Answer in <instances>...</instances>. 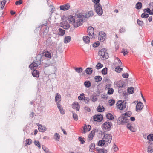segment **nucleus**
Returning <instances> with one entry per match:
<instances>
[{
  "label": "nucleus",
  "mask_w": 153,
  "mask_h": 153,
  "mask_svg": "<svg viewBox=\"0 0 153 153\" xmlns=\"http://www.w3.org/2000/svg\"><path fill=\"white\" fill-rule=\"evenodd\" d=\"M95 81L96 82H100L102 80V77L100 76H97L95 77Z\"/></svg>",
  "instance_id": "2f4dec72"
},
{
  "label": "nucleus",
  "mask_w": 153,
  "mask_h": 153,
  "mask_svg": "<svg viewBox=\"0 0 153 153\" xmlns=\"http://www.w3.org/2000/svg\"><path fill=\"white\" fill-rule=\"evenodd\" d=\"M147 151L148 152L150 153H152L153 152V144H150L148 147Z\"/></svg>",
  "instance_id": "7c9ffc66"
},
{
  "label": "nucleus",
  "mask_w": 153,
  "mask_h": 153,
  "mask_svg": "<svg viewBox=\"0 0 153 153\" xmlns=\"http://www.w3.org/2000/svg\"><path fill=\"white\" fill-rule=\"evenodd\" d=\"M121 52L123 53L124 56H125L126 54H127L128 53L127 50L125 49H123L122 50Z\"/></svg>",
  "instance_id": "3c124183"
},
{
  "label": "nucleus",
  "mask_w": 153,
  "mask_h": 153,
  "mask_svg": "<svg viewBox=\"0 0 153 153\" xmlns=\"http://www.w3.org/2000/svg\"><path fill=\"white\" fill-rule=\"evenodd\" d=\"M78 99L79 100H85V95L83 93L81 94L80 96H78Z\"/></svg>",
  "instance_id": "58836bf2"
},
{
  "label": "nucleus",
  "mask_w": 153,
  "mask_h": 153,
  "mask_svg": "<svg viewBox=\"0 0 153 153\" xmlns=\"http://www.w3.org/2000/svg\"><path fill=\"white\" fill-rule=\"evenodd\" d=\"M104 108L100 105L97 108V110L98 112H102L104 111Z\"/></svg>",
  "instance_id": "c9c22d12"
},
{
  "label": "nucleus",
  "mask_w": 153,
  "mask_h": 153,
  "mask_svg": "<svg viewBox=\"0 0 153 153\" xmlns=\"http://www.w3.org/2000/svg\"><path fill=\"white\" fill-rule=\"evenodd\" d=\"M142 7V4L140 2H138L136 4V8L137 9H140Z\"/></svg>",
  "instance_id": "a18cd8bd"
},
{
  "label": "nucleus",
  "mask_w": 153,
  "mask_h": 153,
  "mask_svg": "<svg viewBox=\"0 0 153 153\" xmlns=\"http://www.w3.org/2000/svg\"><path fill=\"white\" fill-rule=\"evenodd\" d=\"M73 118L75 120H77L78 119V117L76 114L73 113Z\"/></svg>",
  "instance_id": "052dcab7"
},
{
  "label": "nucleus",
  "mask_w": 153,
  "mask_h": 153,
  "mask_svg": "<svg viewBox=\"0 0 153 153\" xmlns=\"http://www.w3.org/2000/svg\"><path fill=\"white\" fill-rule=\"evenodd\" d=\"M32 73L33 76L36 77H38L39 76V71L36 70L34 69Z\"/></svg>",
  "instance_id": "b1692460"
},
{
  "label": "nucleus",
  "mask_w": 153,
  "mask_h": 153,
  "mask_svg": "<svg viewBox=\"0 0 153 153\" xmlns=\"http://www.w3.org/2000/svg\"><path fill=\"white\" fill-rule=\"evenodd\" d=\"M100 45V42L99 41H97L94 43L93 44V47L94 48H96L98 47Z\"/></svg>",
  "instance_id": "864d4df0"
},
{
  "label": "nucleus",
  "mask_w": 153,
  "mask_h": 153,
  "mask_svg": "<svg viewBox=\"0 0 153 153\" xmlns=\"http://www.w3.org/2000/svg\"><path fill=\"white\" fill-rule=\"evenodd\" d=\"M127 127L132 132H135L136 131L135 128L132 126L131 124H128L127 125Z\"/></svg>",
  "instance_id": "393cba45"
},
{
  "label": "nucleus",
  "mask_w": 153,
  "mask_h": 153,
  "mask_svg": "<svg viewBox=\"0 0 153 153\" xmlns=\"http://www.w3.org/2000/svg\"><path fill=\"white\" fill-rule=\"evenodd\" d=\"M95 146V144L94 143H92L89 146V150L90 151L92 152L94 150V148Z\"/></svg>",
  "instance_id": "a19ab883"
},
{
  "label": "nucleus",
  "mask_w": 153,
  "mask_h": 153,
  "mask_svg": "<svg viewBox=\"0 0 153 153\" xmlns=\"http://www.w3.org/2000/svg\"><path fill=\"white\" fill-rule=\"evenodd\" d=\"M95 130H92L89 134L87 140L89 141L92 140L95 135Z\"/></svg>",
  "instance_id": "2eb2a0df"
},
{
  "label": "nucleus",
  "mask_w": 153,
  "mask_h": 153,
  "mask_svg": "<svg viewBox=\"0 0 153 153\" xmlns=\"http://www.w3.org/2000/svg\"><path fill=\"white\" fill-rule=\"evenodd\" d=\"M65 30L61 28L59 29L58 34L59 35L62 36H63L65 33Z\"/></svg>",
  "instance_id": "bb28decb"
},
{
  "label": "nucleus",
  "mask_w": 153,
  "mask_h": 153,
  "mask_svg": "<svg viewBox=\"0 0 153 153\" xmlns=\"http://www.w3.org/2000/svg\"><path fill=\"white\" fill-rule=\"evenodd\" d=\"M129 74L128 73L124 74L122 75V76L124 78H127Z\"/></svg>",
  "instance_id": "0e129e2a"
},
{
  "label": "nucleus",
  "mask_w": 153,
  "mask_h": 153,
  "mask_svg": "<svg viewBox=\"0 0 153 153\" xmlns=\"http://www.w3.org/2000/svg\"><path fill=\"white\" fill-rule=\"evenodd\" d=\"M74 69L75 71L78 73H80L82 72L83 71V69L81 67L75 68Z\"/></svg>",
  "instance_id": "de8ad7c7"
},
{
  "label": "nucleus",
  "mask_w": 153,
  "mask_h": 153,
  "mask_svg": "<svg viewBox=\"0 0 153 153\" xmlns=\"http://www.w3.org/2000/svg\"><path fill=\"white\" fill-rule=\"evenodd\" d=\"M125 31V29L123 27L120 28L119 30V32L120 33L124 32Z\"/></svg>",
  "instance_id": "338daca9"
},
{
  "label": "nucleus",
  "mask_w": 153,
  "mask_h": 153,
  "mask_svg": "<svg viewBox=\"0 0 153 153\" xmlns=\"http://www.w3.org/2000/svg\"><path fill=\"white\" fill-rule=\"evenodd\" d=\"M97 99V96L92 95L91 97V100L93 102H95Z\"/></svg>",
  "instance_id": "37998d69"
},
{
  "label": "nucleus",
  "mask_w": 153,
  "mask_h": 153,
  "mask_svg": "<svg viewBox=\"0 0 153 153\" xmlns=\"http://www.w3.org/2000/svg\"><path fill=\"white\" fill-rule=\"evenodd\" d=\"M70 7V5L68 3L66 4L63 5H61L60 6V9L64 11H65L68 10Z\"/></svg>",
  "instance_id": "a211bd4d"
},
{
  "label": "nucleus",
  "mask_w": 153,
  "mask_h": 153,
  "mask_svg": "<svg viewBox=\"0 0 153 153\" xmlns=\"http://www.w3.org/2000/svg\"><path fill=\"white\" fill-rule=\"evenodd\" d=\"M149 15L148 14H146L145 13H143L141 15V17L142 18H146L149 17Z\"/></svg>",
  "instance_id": "e2e57ef3"
},
{
  "label": "nucleus",
  "mask_w": 153,
  "mask_h": 153,
  "mask_svg": "<svg viewBox=\"0 0 153 153\" xmlns=\"http://www.w3.org/2000/svg\"><path fill=\"white\" fill-rule=\"evenodd\" d=\"M83 40L85 43L88 44L90 42V39L88 36H85L83 37Z\"/></svg>",
  "instance_id": "5701e85b"
},
{
  "label": "nucleus",
  "mask_w": 153,
  "mask_h": 153,
  "mask_svg": "<svg viewBox=\"0 0 153 153\" xmlns=\"http://www.w3.org/2000/svg\"><path fill=\"white\" fill-rule=\"evenodd\" d=\"M71 40V37L70 36H66L64 39V42L65 43L69 42Z\"/></svg>",
  "instance_id": "c85d7f7f"
},
{
  "label": "nucleus",
  "mask_w": 153,
  "mask_h": 153,
  "mask_svg": "<svg viewBox=\"0 0 153 153\" xmlns=\"http://www.w3.org/2000/svg\"><path fill=\"white\" fill-rule=\"evenodd\" d=\"M103 66V65L101 64V63L99 62L98 63L96 66V68L97 69H100Z\"/></svg>",
  "instance_id": "c03bdc74"
},
{
  "label": "nucleus",
  "mask_w": 153,
  "mask_h": 153,
  "mask_svg": "<svg viewBox=\"0 0 153 153\" xmlns=\"http://www.w3.org/2000/svg\"><path fill=\"white\" fill-rule=\"evenodd\" d=\"M72 107L74 109H76L79 111L80 108V105L78 103L76 102H74L72 105Z\"/></svg>",
  "instance_id": "aec40b11"
},
{
  "label": "nucleus",
  "mask_w": 153,
  "mask_h": 153,
  "mask_svg": "<svg viewBox=\"0 0 153 153\" xmlns=\"http://www.w3.org/2000/svg\"><path fill=\"white\" fill-rule=\"evenodd\" d=\"M26 143L29 145L31 144L32 142V140L31 139H28L26 140Z\"/></svg>",
  "instance_id": "bf43d9fd"
},
{
  "label": "nucleus",
  "mask_w": 153,
  "mask_h": 153,
  "mask_svg": "<svg viewBox=\"0 0 153 153\" xmlns=\"http://www.w3.org/2000/svg\"><path fill=\"white\" fill-rule=\"evenodd\" d=\"M61 26L65 29H68L70 27V25L66 22H64L61 23Z\"/></svg>",
  "instance_id": "412c9836"
},
{
  "label": "nucleus",
  "mask_w": 153,
  "mask_h": 153,
  "mask_svg": "<svg viewBox=\"0 0 153 153\" xmlns=\"http://www.w3.org/2000/svg\"><path fill=\"white\" fill-rule=\"evenodd\" d=\"M128 121V119L127 117H124L122 115V116L118 118V123L119 124H123L125 123H127Z\"/></svg>",
  "instance_id": "6e6552de"
},
{
  "label": "nucleus",
  "mask_w": 153,
  "mask_h": 153,
  "mask_svg": "<svg viewBox=\"0 0 153 153\" xmlns=\"http://www.w3.org/2000/svg\"><path fill=\"white\" fill-rule=\"evenodd\" d=\"M92 69L91 68H88L85 70L86 73L90 75L92 73Z\"/></svg>",
  "instance_id": "c756f323"
},
{
  "label": "nucleus",
  "mask_w": 153,
  "mask_h": 153,
  "mask_svg": "<svg viewBox=\"0 0 153 153\" xmlns=\"http://www.w3.org/2000/svg\"><path fill=\"white\" fill-rule=\"evenodd\" d=\"M82 19L79 17L75 18V20L72 24L75 27H77L82 25Z\"/></svg>",
  "instance_id": "20e7f679"
},
{
  "label": "nucleus",
  "mask_w": 153,
  "mask_h": 153,
  "mask_svg": "<svg viewBox=\"0 0 153 153\" xmlns=\"http://www.w3.org/2000/svg\"><path fill=\"white\" fill-rule=\"evenodd\" d=\"M122 70V68H121L119 66L117 67L115 69V71L118 73L120 72Z\"/></svg>",
  "instance_id": "6e6d98bb"
},
{
  "label": "nucleus",
  "mask_w": 153,
  "mask_h": 153,
  "mask_svg": "<svg viewBox=\"0 0 153 153\" xmlns=\"http://www.w3.org/2000/svg\"><path fill=\"white\" fill-rule=\"evenodd\" d=\"M87 31L88 33V34L89 36H92V38L93 37H94V28L92 27L91 26L88 27Z\"/></svg>",
  "instance_id": "9d476101"
},
{
  "label": "nucleus",
  "mask_w": 153,
  "mask_h": 153,
  "mask_svg": "<svg viewBox=\"0 0 153 153\" xmlns=\"http://www.w3.org/2000/svg\"><path fill=\"white\" fill-rule=\"evenodd\" d=\"M94 6L95 7V10L96 13L99 15H101L102 14L103 10L101 5L98 4H95Z\"/></svg>",
  "instance_id": "423d86ee"
},
{
  "label": "nucleus",
  "mask_w": 153,
  "mask_h": 153,
  "mask_svg": "<svg viewBox=\"0 0 153 153\" xmlns=\"http://www.w3.org/2000/svg\"><path fill=\"white\" fill-rule=\"evenodd\" d=\"M100 1V0H92V1L95 4H98Z\"/></svg>",
  "instance_id": "69168bd1"
},
{
  "label": "nucleus",
  "mask_w": 153,
  "mask_h": 153,
  "mask_svg": "<svg viewBox=\"0 0 153 153\" xmlns=\"http://www.w3.org/2000/svg\"><path fill=\"white\" fill-rule=\"evenodd\" d=\"M107 68H104L102 71V73L103 74H107Z\"/></svg>",
  "instance_id": "603ef678"
},
{
  "label": "nucleus",
  "mask_w": 153,
  "mask_h": 153,
  "mask_svg": "<svg viewBox=\"0 0 153 153\" xmlns=\"http://www.w3.org/2000/svg\"><path fill=\"white\" fill-rule=\"evenodd\" d=\"M38 126V129L40 132H43L46 131L47 130V128L45 126H43L42 125L37 124Z\"/></svg>",
  "instance_id": "f3484780"
},
{
  "label": "nucleus",
  "mask_w": 153,
  "mask_h": 153,
  "mask_svg": "<svg viewBox=\"0 0 153 153\" xmlns=\"http://www.w3.org/2000/svg\"><path fill=\"white\" fill-rule=\"evenodd\" d=\"M116 105L118 109L122 110L126 108V102H122V101H119L117 103Z\"/></svg>",
  "instance_id": "0eeeda50"
},
{
  "label": "nucleus",
  "mask_w": 153,
  "mask_h": 153,
  "mask_svg": "<svg viewBox=\"0 0 153 153\" xmlns=\"http://www.w3.org/2000/svg\"><path fill=\"white\" fill-rule=\"evenodd\" d=\"M43 55L45 57L48 58H51V54L49 52L46 50H44L43 51Z\"/></svg>",
  "instance_id": "4be33fe9"
},
{
  "label": "nucleus",
  "mask_w": 153,
  "mask_h": 153,
  "mask_svg": "<svg viewBox=\"0 0 153 153\" xmlns=\"http://www.w3.org/2000/svg\"><path fill=\"white\" fill-rule=\"evenodd\" d=\"M84 84L85 86L87 88L89 87L91 85V83L89 81L85 82L84 83Z\"/></svg>",
  "instance_id": "49530a36"
},
{
  "label": "nucleus",
  "mask_w": 153,
  "mask_h": 153,
  "mask_svg": "<svg viewBox=\"0 0 153 153\" xmlns=\"http://www.w3.org/2000/svg\"><path fill=\"white\" fill-rule=\"evenodd\" d=\"M91 126L90 125H85L83 127V131L82 133H85L86 132L89 131L91 129Z\"/></svg>",
  "instance_id": "6ab92c4d"
},
{
  "label": "nucleus",
  "mask_w": 153,
  "mask_h": 153,
  "mask_svg": "<svg viewBox=\"0 0 153 153\" xmlns=\"http://www.w3.org/2000/svg\"><path fill=\"white\" fill-rule=\"evenodd\" d=\"M39 56L40 57L39 60L34 62L29 65V67L31 70H33L36 69L39 65H40L42 59L41 54H39L37 55V57Z\"/></svg>",
  "instance_id": "f03ea898"
},
{
  "label": "nucleus",
  "mask_w": 153,
  "mask_h": 153,
  "mask_svg": "<svg viewBox=\"0 0 153 153\" xmlns=\"http://www.w3.org/2000/svg\"><path fill=\"white\" fill-rule=\"evenodd\" d=\"M115 101L114 100L112 99L109 101V103L110 105L112 106L114 105L115 103Z\"/></svg>",
  "instance_id": "5fc2aeb1"
},
{
  "label": "nucleus",
  "mask_w": 153,
  "mask_h": 153,
  "mask_svg": "<svg viewBox=\"0 0 153 153\" xmlns=\"http://www.w3.org/2000/svg\"><path fill=\"white\" fill-rule=\"evenodd\" d=\"M95 150L98 153H107L108 152L107 150L105 148H100L97 147L95 148Z\"/></svg>",
  "instance_id": "dca6fc26"
},
{
  "label": "nucleus",
  "mask_w": 153,
  "mask_h": 153,
  "mask_svg": "<svg viewBox=\"0 0 153 153\" xmlns=\"http://www.w3.org/2000/svg\"><path fill=\"white\" fill-rule=\"evenodd\" d=\"M60 136L59 134L57 133H55L54 135V138L56 141H59V139H60Z\"/></svg>",
  "instance_id": "ea45409f"
},
{
  "label": "nucleus",
  "mask_w": 153,
  "mask_h": 153,
  "mask_svg": "<svg viewBox=\"0 0 153 153\" xmlns=\"http://www.w3.org/2000/svg\"><path fill=\"white\" fill-rule=\"evenodd\" d=\"M112 126L111 123L108 122H106L102 125V128L104 131H107L111 129Z\"/></svg>",
  "instance_id": "7ed1b4c3"
},
{
  "label": "nucleus",
  "mask_w": 153,
  "mask_h": 153,
  "mask_svg": "<svg viewBox=\"0 0 153 153\" xmlns=\"http://www.w3.org/2000/svg\"><path fill=\"white\" fill-rule=\"evenodd\" d=\"M102 116L101 115H95L94 116V120L95 121L100 122L102 121Z\"/></svg>",
  "instance_id": "ddd939ff"
},
{
  "label": "nucleus",
  "mask_w": 153,
  "mask_h": 153,
  "mask_svg": "<svg viewBox=\"0 0 153 153\" xmlns=\"http://www.w3.org/2000/svg\"><path fill=\"white\" fill-rule=\"evenodd\" d=\"M143 105L141 102H139L137 104L136 108V111H139L143 108Z\"/></svg>",
  "instance_id": "4468645a"
},
{
  "label": "nucleus",
  "mask_w": 153,
  "mask_h": 153,
  "mask_svg": "<svg viewBox=\"0 0 153 153\" xmlns=\"http://www.w3.org/2000/svg\"><path fill=\"white\" fill-rule=\"evenodd\" d=\"M23 2V1L22 0H19L18 1H17L15 2V4L16 5H19L21 4Z\"/></svg>",
  "instance_id": "13d9d810"
},
{
  "label": "nucleus",
  "mask_w": 153,
  "mask_h": 153,
  "mask_svg": "<svg viewBox=\"0 0 153 153\" xmlns=\"http://www.w3.org/2000/svg\"><path fill=\"white\" fill-rule=\"evenodd\" d=\"M106 116L107 119L110 120H112L114 118L113 115L111 113H108L107 114Z\"/></svg>",
  "instance_id": "79ce46f5"
},
{
  "label": "nucleus",
  "mask_w": 153,
  "mask_h": 153,
  "mask_svg": "<svg viewBox=\"0 0 153 153\" xmlns=\"http://www.w3.org/2000/svg\"><path fill=\"white\" fill-rule=\"evenodd\" d=\"M5 4V1L4 0H3L1 2L0 5L1 6V9H2L4 6Z\"/></svg>",
  "instance_id": "09e8293b"
},
{
  "label": "nucleus",
  "mask_w": 153,
  "mask_h": 153,
  "mask_svg": "<svg viewBox=\"0 0 153 153\" xmlns=\"http://www.w3.org/2000/svg\"><path fill=\"white\" fill-rule=\"evenodd\" d=\"M147 139L149 141H153V134L149 135L147 137Z\"/></svg>",
  "instance_id": "8fccbe9b"
},
{
  "label": "nucleus",
  "mask_w": 153,
  "mask_h": 153,
  "mask_svg": "<svg viewBox=\"0 0 153 153\" xmlns=\"http://www.w3.org/2000/svg\"><path fill=\"white\" fill-rule=\"evenodd\" d=\"M93 15V12L90 11L86 13L85 16L86 18H89L92 16Z\"/></svg>",
  "instance_id": "72a5a7b5"
},
{
  "label": "nucleus",
  "mask_w": 153,
  "mask_h": 153,
  "mask_svg": "<svg viewBox=\"0 0 153 153\" xmlns=\"http://www.w3.org/2000/svg\"><path fill=\"white\" fill-rule=\"evenodd\" d=\"M34 143L39 148L41 147L40 144L39 142L36 141H34Z\"/></svg>",
  "instance_id": "4d7b16f0"
},
{
  "label": "nucleus",
  "mask_w": 153,
  "mask_h": 153,
  "mask_svg": "<svg viewBox=\"0 0 153 153\" xmlns=\"http://www.w3.org/2000/svg\"><path fill=\"white\" fill-rule=\"evenodd\" d=\"M111 85L110 84H108L106 85L105 88L106 89H107L108 91L107 93L108 94L111 95L113 93L114 90L112 88H110Z\"/></svg>",
  "instance_id": "f8f14e48"
},
{
  "label": "nucleus",
  "mask_w": 153,
  "mask_h": 153,
  "mask_svg": "<svg viewBox=\"0 0 153 153\" xmlns=\"http://www.w3.org/2000/svg\"><path fill=\"white\" fill-rule=\"evenodd\" d=\"M99 39L101 41L104 42L105 40L106 34L103 31H101L99 33V35L98 36Z\"/></svg>",
  "instance_id": "1a4fd4ad"
},
{
  "label": "nucleus",
  "mask_w": 153,
  "mask_h": 153,
  "mask_svg": "<svg viewBox=\"0 0 153 153\" xmlns=\"http://www.w3.org/2000/svg\"><path fill=\"white\" fill-rule=\"evenodd\" d=\"M137 22L138 25L139 26H142L143 24V21H140L139 19H138L137 21Z\"/></svg>",
  "instance_id": "680f3d73"
},
{
  "label": "nucleus",
  "mask_w": 153,
  "mask_h": 153,
  "mask_svg": "<svg viewBox=\"0 0 153 153\" xmlns=\"http://www.w3.org/2000/svg\"><path fill=\"white\" fill-rule=\"evenodd\" d=\"M132 114V113L130 111H128L125 113V114H123L122 115L123 116V117H130Z\"/></svg>",
  "instance_id": "473e14b6"
},
{
  "label": "nucleus",
  "mask_w": 153,
  "mask_h": 153,
  "mask_svg": "<svg viewBox=\"0 0 153 153\" xmlns=\"http://www.w3.org/2000/svg\"><path fill=\"white\" fill-rule=\"evenodd\" d=\"M105 144L106 145V143L105 141H104V140L102 139V140H100L98 143V145L99 146H103Z\"/></svg>",
  "instance_id": "cd10ccee"
},
{
  "label": "nucleus",
  "mask_w": 153,
  "mask_h": 153,
  "mask_svg": "<svg viewBox=\"0 0 153 153\" xmlns=\"http://www.w3.org/2000/svg\"><path fill=\"white\" fill-rule=\"evenodd\" d=\"M102 139L106 143V145H108L111 142L112 140V136L109 134H105Z\"/></svg>",
  "instance_id": "39448f33"
},
{
  "label": "nucleus",
  "mask_w": 153,
  "mask_h": 153,
  "mask_svg": "<svg viewBox=\"0 0 153 153\" xmlns=\"http://www.w3.org/2000/svg\"><path fill=\"white\" fill-rule=\"evenodd\" d=\"M57 107L61 113L62 114H64L65 113V111L63 108H62L61 107L60 104H58Z\"/></svg>",
  "instance_id": "e433bc0d"
},
{
  "label": "nucleus",
  "mask_w": 153,
  "mask_h": 153,
  "mask_svg": "<svg viewBox=\"0 0 153 153\" xmlns=\"http://www.w3.org/2000/svg\"><path fill=\"white\" fill-rule=\"evenodd\" d=\"M98 55L103 60L106 59L109 57L107 50L105 48L102 49L99 51Z\"/></svg>",
  "instance_id": "f257e3e1"
},
{
  "label": "nucleus",
  "mask_w": 153,
  "mask_h": 153,
  "mask_svg": "<svg viewBox=\"0 0 153 153\" xmlns=\"http://www.w3.org/2000/svg\"><path fill=\"white\" fill-rule=\"evenodd\" d=\"M68 20L70 23L72 24L75 20V18H74L73 16L70 15L68 16Z\"/></svg>",
  "instance_id": "a878e982"
},
{
  "label": "nucleus",
  "mask_w": 153,
  "mask_h": 153,
  "mask_svg": "<svg viewBox=\"0 0 153 153\" xmlns=\"http://www.w3.org/2000/svg\"><path fill=\"white\" fill-rule=\"evenodd\" d=\"M114 150L115 152H117L118 150V148L116 145H114Z\"/></svg>",
  "instance_id": "774afa93"
},
{
  "label": "nucleus",
  "mask_w": 153,
  "mask_h": 153,
  "mask_svg": "<svg viewBox=\"0 0 153 153\" xmlns=\"http://www.w3.org/2000/svg\"><path fill=\"white\" fill-rule=\"evenodd\" d=\"M134 88L132 87L128 88L127 90V92L129 94H132L134 93Z\"/></svg>",
  "instance_id": "4c0bfd02"
},
{
  "label": "nucleus",
  "mask_w": 153,
  "mask_h": 153,
  "mask_svg": "<svg viewBox=\"0 0 153 153\" xmlns=\"http://www.w3.org/2000/svg\"><path fill=\"white\" fill-rule=\"evenodd\" d=\"M61 100V98L60 95L59 93H56L55 97V101L57 104V105L58 104H60Z\"/></svg>",
  "instance_id": "9b49d317"
},
{
  "label": "nucleus",
  "mask_w": 153,
  "mask_h": 153,
  "mask_svg": "<svg viewBox=\"0 0 153 153\" xmlns=\"http://www.w3.org/2000/svg\"><path fill=\"white\" fill-rule=\"evenodd\" d=\"M125 86L124 82L122 81H119L117 83V86L119 88H122Z\"/></svg>",
  "instance_id": "f704fd0d"
}]
</instances>
